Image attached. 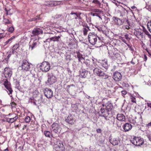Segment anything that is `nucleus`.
Here are the masks:
<instances>
[{"label": "nucleus", "mask_w": 151, "mask_h": 151, "mask_svg": "<svg viewBox=\"0 0 151 151\" xmlns=\"http://www.w3.org/2000/svg\"><path fill=\"white\" fill-rule=\"evenodd\" d=\"M48 79L45 84L48 85H52L57 81V78L53 73H47Z\"/></svg>", "instance_id": "1"}, {"label": "nucleus", "mask_w": 151, "mask_h": 151, "mask_svg": "<svg viewBox=\"0 0 151 151\" xmlns=\"http://www.w3.org/2000/svg\"><path fill=\"white\" fill-rule=\"evenodd\" d=\"M54 143V149L56 151H63L64 150L65 147L61 141L55 139Z\"/></svg>", "instance_id": "2"}, {"label": "nucleus", "mask_w": 151, "mask_h": 151, "mask_svg": "<svg viewBox=\"0 0 151 151\" xmlns=\"http://www.w3.org/2000/svg\"><path fill=\"white\" fill-rule=\"evenodd\" d=\"M51 127V130L53 132L57 134L60 132L61 128L58 123H53L52 124Z\"/></svg>", "instance_id": "3"}, {"label": "nucleus", "mask_w": 151, "mask_h": 151, "mask_svg": "<svg viewBox=\"0 0 151 151\" xmlns=\"http://www.w3.org/2000/svg\"><path fill=\"white\" fill-rule=\"evenodd\" d=\"M40 68L42 71L47 72L50 69V65L47 62H43L40 65Z\"/></svg>", "instance_id": "4"}, {"label": "nucleus", "mask_w": 151, "mask_h": 151, "mask_svg": "<svg viewBox=\"0 0 151 151\" xmlns=\"http://www.w3.org/2000/svg\"><path fill=\"white\" fill-rule=\"evenodd\" d=\"M88 40L89 42L93 45L96 44L97 40L96 36L91 32L88 34Z\"/></svg>", "instance_id": "5"}, {"label": "nucleus", "mask_w": 151, "mask_h": 151, "mask_svg": "<svg viewBox=\"0 0 151 151\" xmlns=\"http://www.w3.org/2000/svg\"><path fill=\"white\" fill-rule=\"evenodd\" d=\"M4 74L6 78L10 79L12 74V69L9 68H5L4 70Z\"/></svg>", "instance_id": "6"}, {"label": "nucleus", "mask_w": 151, "mask_h": 151, "mask_svg": "<svg viewBox=\"0 0 151 151\" xmlns=\"http://www.w3.org/2000/svg\"><path fill=\"white\" fill-rule=\"evenodd\" d=\"M110 114V112L106 110L104 108H101L99 112V114L100 116L104 117L105 119Z\"/></svg>", "instance_id": "7"}, {"label": "nucleus", "mask_w": 151, "mask_h": 151, "mask_svg": "<svg viewBox=\"0 0 151 151\" xmlns=\"http://www.w3.org/2000/svg\"><path fill=\"white\" fill-rule=\"evenodd\" d=\"M44 93L45 96L48 99L52 98L53 96V91L50 89L47 88H45Z\"/></svg>", "instance_id": "8"}, {"label": "nucleus", "mask_w": 151, "mask_h": 151, "mask_svg": "<svg viewBox=\"0 0 151 151\" xmlns=\"http://www.w3.org/2000/svg\"><path fill=\"white\" fill-rule=\"evenodd\" d=\"M22 69L25 71L29 70L30 66L29 63L26 60H23L22 65Z\"/></svg>", "instance_id": "9"}, {"label": "nucleus", "mask_w": 151, "mask_h": 151, "mask_svg": "<svg viewBox=\"0 0 151 151\" xmlns=\"http://www.w3.org/2000/svg\"><path fill=\"white\" fill-rule=\"evenodd\" d=\"M43 31L42 29L39 28H35L32 31V34L31 35V37L37 36L40 34H42Z\"/></svg>", "instance_id": "10"}, {"label": "nucleus", "mask_w": 151, "mask_h": 151, "mask_svg": "<svg viewBox=\"0 0 151 151\" xmlns=\"http://www.w3.org/2000/svg\"><path fill=\"white\" fill-rule=\"evenodd\" d=\"M102 106L104 108L110 112H111V110L113 108L112 104L109 102H108L105 104H102Z\"/></svg>", "instance_id": "11"}, {"label": "nucleus", "mask_w": 151, "mask_h": 151, "mask_svg": "<svg viewBox=\"0 0 151 151\" xmlns=\"http://www.w3.org/2000/svg\"><path fill=\"white\" fill-rule=\"evenodd\" d=\"M113 78L115 81H119L122 79V76L120 73L116 71L114 73Z\"/></svg>", "instance_id": "12"}, {"label": "nucleus", "mask_w": 151, "mask_h": 151, "mask_svg": "<svg viewBox=\"0 0 151 151\" xmlns=\"http://www.w3.org/2000/svg\"><path fill=\"white\" fill-rule=\"evenodd\" d=\"M74 117L73 115L70 114L65 119L66 122L70 124H73L75 122Z\"/></svg>", "instance_id": "13"}, {"label": "nucleus", "mask_w": 151, "mask_h": 151, "mask_svg": "<svg viewBox=\"0 0 151 151\" xmlns=\"http://www.w3.org/2000/svg\"><path fill=\"white\" fill-rule=\"evenodd\" d=\"M134 34L138 39L140 38V37H142L143 32H142L141 29H134Z\"/></svg>", "instance_id": "14"}, {"label": "nucleus", "mask_w": 151, "mask_h": 151, "mask_svg": "<svg viewBox=\"0 0 151 151\" xmlns=\"http://www.w3.org/2000/svg\"><path fill=\"white\" fill-rule=\"evenodd\" d=\"M60 36H54V37H52L50 38H48L45 41H44V42H50L51 41H52L54 42L57 41V42H60Z\"/></svg>", "instance_id": "15"}, {"label": "nucleus", "mask_w": 151, "mask_h": 151, "mask_svg": "<svg viewBox=\"0 0 151 151\" xmlns=\"http://www.w3.org/2000/svg\"><path fill=\"white\" fill-rule=\"evenodd\" d=\"M113 124L115 127L118 129L121 127L122 123L121 121H119L114 118H113Z\"/></svg>", "instance_id": "16"}, {"label": "nucleus", "mask_w": 151, "mask_h": 151, "mask_svg": "<svg viewBox=\"0 0 151 151\" xmlns=\"http://www.w3.org/2000/svg\"><path fill=\"white\" fill-rule=\"evenodd\" d=\"M91 61L88 59H86L84 62V63L86 65V68L87 69L92 70L93 67L92 66V64H91Z\"/></svg>", "instance_id": "17"}, {"label": "nucleus", "mask_w": 151, "mask_h": 151, "mask_svg": "<svg viewBox=\"0 0 151 151\" xmlns=\"http://www.w3.org/2000/svg\"><path fill=\"white\" fill-rule=\"evenodd\" d=\"M123 128L125 132L128 131L132 129V125L130 124L127 123L123 126Z\"/></svg>", "instance_id": "18"}, {"label": "nucleus", "mask_w": 151, "mask_h": 151, "mask_svg": "<svg viewBox=\"0 0 151 151\" xmlns=\"http://www.w3.org/2000/svg\"><path fill=\"white\" fill-rule=\"evenodd\" d=\"M38 45L39 42L38 40H34L32 45H29V49L32 50L36 48Z\"/></svg>", "instance_id": "19"}, {"label": "nucleus", "mask_w": 151, "mask_h": 151, "mask_svg": "<svg viewBox=\"0 0 151 151\" xmlns=\"http://www.w3.org/2000/svg\"><path fill=\"white\" fill-rule=\"evenodd\" d=\"M125 25L123 26L124 28L126 29H129L132 27L131 23L128 19H126L124 22Z\"/></svg>", "instance_id": "20"}, {"label": "nucleus", "mask_w": 151, "mask_h": 151, "mask_svg": "<svg viewBox=\"0 0 151 151\" xmlns=\"http://www.w3.org/2000/svg\"><path fill=\"white\" fill-rule=\"evenodd\" d=\"M117 120L121 121V122L124 121L125 119V117L124 115L122 114H118L117 115Z\"/></svg>", "instance_id": "21"}, {"label": "nucleus", "mask_w": 151, "mask_h": 151, "mask_svg": "<svg viewBox=\"0 0 151 151\" xmlns=\"http://www.w3.org/2000/svg\"><path fill=\"white\" fill-rule=\"evenodd\" d=\"M120 140L116 138H114L112 140L109 138V141L113 145H118L120 142Z\"/></svg>", "instance_id": "22"}, {"label": "nucleus", "mask_w": 151, "mask_h": 151, "mask_svg": "<svg viewBox=\"0 0 151 151\" xmlns=\"http://www.w3.org/2000/svg\"><path fill=\"white\" fill-rule=\"evenodd\" d=\"M88 74V72L85 69L82 70V71H80V75L83 78L87 77Z\"/></svg>", "instance_id": "23"}, {"label": "nucleus", "mask_w": 151, "mask_h": 151, "mask_svg": "<svg viewBox=\"0 0 151 151\" xmlns=\"http://www.w3.org/2000/svg\"><path fill=\"white\" fill-rule=\"evenodd\" d=\"M144 143V141L142 139L137 137V143H136V146H140L142 145Z\"/></svg>", "instance_id": "24"}, {"label": "nucleus", "mask_w": 151, "mask_h": 151, "mask_svg": "<svg viewBox=\"0 0 151 151\" xmlns=\"http://www.w3.org/2000/svg\"><path fill=\"white\" fill-rule=\"evenodd\" d=\"M18 118L17 116H16L15 117L11 118H6V122L9 123H12L16 121Z\"/></svg>", "instance_id": "25"}, {"label": "nucleus", "mask_w": 151, "mask_h": 151, "mask_svg": "<svg viewBox=\"0 0 151 151\" xmlns=\"http://www.w3.org/2000/svg\"><path fill=\"white\" fill-rule=\"evenodd\" d=\"M98 76L101 77L103 79L107 78L109 77L108 75L104 73L102 71H101Z\"/></svg>", "instance_id": "26"}, {"label": "nucleus", "mask_w": 151, "mask_h": 151, "mask_svg": "<svg viewBox=\"0 0 151 151\" xmlns=\"http://www.w3.org/2000/svg\"><path fill=\"white\" fill-rule=\"evenodd\" d=\"M113 19L118 24H122V20L118 18L114 17Z\"/></svg>", "instance_id": "27"}, {"label": "nucleus", "mask_w": 151, "mask_h": 151, "mask_svg": "<svg viewBox=\"0 0 151 151\" xmlns=\"http://www.w3.org/2000/svg\"><path fill=\"white\" fill-rule=\"evenodd\" d=\"M7 89V92L8 93V94L11 97L12 96V95H10V94L12 95L13 91L12 88L10 86H8L5 87Z\"/></svg>", "instance_id": "28"}, {"label": "nucleus", "mask_w": 151, "mask_h": 151, "mask_svg": "<svg viewBox=\"0 0 151 151\" xmlns=\"http://www.w3.org/2000/svg\"><path fill=\"white\" fill-rule=\"evenodd\" d=\"M77 57L78 58L79 62H81V60H85V58L83 57V55L81 54L79 52H77Z\"/></svg>", "instance_id": "29"}, {"label": "nucleus", "mask_w": 151, "mask_h": 151, "mask_svg": "<svg viewBox=\"0 0 151 151\" xmlns=\"http://www.w3.org/2000/svg\"><path fill=\"white\" fill-rule=\"evenodd\" d=\"M102 66L104 67L105 69L107 70L108 68V65L107 64V60H104L102 61L101 63Z\"/></svg>", "instance_id": "30"}, {"label": "nucleus", "mask_w": 151, "mask_h": 151, "mask_svg": "<svg viewBox=\"0 0 151 151\" xmlns=\"http://www.w3.org/2000/svg\"><path fill=\"white\" fill-rule=\"evenodd\" d=\"M127 46L129 48V50H130L132 52V53L134 55H135V53L136 52L134 50V48L135 47H133L132 45H130L127 44Z\"/></svg>", "instance_id": "31"}, {"label": "nucleus", "mask_w": 151, "mask_h": 151, "mask_svg": "<svg viewBox=\"0 0 151 151\" xmlns=\"http://www.w3.org/2000/svg\"><path fill=\"white\" fill-rule=\"evenodd\" d=\"M44 134L45 136L49 138H51L52 136V134L48 131H45L44 132Z\"/></svg>", "instance_id": "32"}, {"label": "nucleus", "mask_w": 151, "mask_h": 151, "mask_svg": "<svg viewBox=\"0 0 151 151\" xmlns=\"http://www.w3.org/2000/svg\"><path fill=\"white\" fill-rule=\"evenodd\" d=\"M101 70L98 68H95L93 70V71L94 74H96L98 76H99L101 71Z\"/></svg>", "instance_id": "33"}, {"label": "nucleus", "mask_w": 151, "mask_h": 151, "mask_svg": "<svg viewBox=\"0 0 151 151\" xmlns=\"http://www.w3.org/2000/svg\"><path fill=\"white\" fill-rule=\"evenodd\" d=\"M14 81L16 85V88L19 89L20 88L19 81L17 79H15Z\"/></svg>", "instance_id": "34"}, {"label": "nucleus", "mask_w": 151, "mask_h": 151, "mask_svg": "<svg viewBox=\"0 0 151 151\" xmlns=\"http://www.w3.org/2000/svg\"><path fill=\"white\" fill-rule=\"evenodd\" d=\"M8 79L6 78V79H4L3 80L4 84L5 87L10 85V83L8 81Z\"/></svg>", "instance_id": "35"}, {"label": "nucleus", "mask_w": 151, "mask_h": 151, "mask_svg": "<svg viewBox=\"0 0 151 151\" xmlns=\"http://www.w3.org/2000/svg\"><path fill=\"white\" fill-rule=\"evenodd\" d=\"M92 3L96 4L98 7H101V3L98 0H93L92 2Z\"/></svg>", "instance_id": "36"}, {"label": "nucleus", "mask_w": 151, "mask_h": 151, "mask_svg": "<svg viewBox=\"0 0 151 151\" xmlns=\"http://www.w3.org/2000/svg\"><path fill=\"white\" fill-rule=\"evenodd\" d=\"M70 14L71 15H75V16H76V17H75V19H76L77 18H78L79 19H81V17L80 16L81 14H77L76 13L74 12H72Z\"/></svg>", "instance_id": "37"}, {"label": "nucleus", "mask_w": 151, "mask_h": 151, "mask_svg": "<svg viewBox=\"0 0 151 151\" xmlns=\"http://www.w3.org/2000/svg\"><path fill=\"white\" fill-rule=\"evenodd\" d=\"M91 12L96 13H101L102 12V11L100 9H91Z\"/></svg>", "instance_id": "38"}, {"label": "nucleus", "mask_w": 151, "mask_h": 151, "mask_svg": "<svg viewBox=\"0 0 151 151\" xmlns=\"http://www.w3.org/2000/svg\"><path fill=\"white\" fill-rule=\"evenodd\" d=\"M5 15L4 14L3 16V22H4L5 24H10L11 23L9 21V19H8L5 18Z\"/></svg>", "instance_id": "39"}, {"label": "nucleus", "mask_w": 151, "mask_h": 151, "mask_svg": "<svg viewBox=\"0 0 151 151\" xmlns=\"http://www.w3.org/2000/svg\"><path fill=\"white\" fill-rule=\"evenodd\" d=\"M143 32L145 33L147 35L148 37L151 39V35L149 33V32L146 30V29L144 27H143Z\"/></svg>", "instance_id": "40"}, {"label": "nucleus", "mask_w": 151, "mask_h": 151, "mask_svg": "<svg viewBox=\"0 0 151 151\" xmlns=\"http://www.w3.org/2000/svg\"><path fill=\"white\" fill-rule=\"evenodd\" d=\"M100 13H93V12H91V14L93 16H96L98 17L101 19H102L101 16L99 14Z\"/></svg>", "instance_id": "41"}, {"label": "nucleus", "mask_w": 151, "mask_h": 151, "mask_svg": "<svg viewBox=\"0 0 151 151\" xmlns=\"http://www.w3.org/2000/svg\"><path fill=\"white\" fill-rule=\"evenodd\" d=\"M88 30H90L89 28V29H88L87 28H86V27L83 28V31L84 35H87V32H88Z\"/></svg>", "instance_id": "42"}, {"label": "nucleus", "mask_w": 151, "mask_h": 151, "mask_svg": "<svg viewBox=\"0 0 151 151\" xmlns=\"http://www.w3.org/2000/svg\"><path fill=\"white\" fill-rule=\"evenodd\" d=\"M147 27L149 31L151 33V20L149 21L147 24Z\"/></svg>", "instance_id": "43"}, {"label": "nucleus", "mask_w": 151, "mask_h": 151, "mask_svg": "<svg viewBox=\"0 0 151 151\" xmlns=\"http://www.w3.org/2000/svg\"><path fill=\"white\" fill-rule=\"evenodd\" d=\"M14 37H15L13 36L11 38L9 39L8 40L4 42V45H6L7 44L9 43H11L12 42V40H13V39H14Z\"/></svg>", "instance_id": "44"}, {"label": "nucleus", "mask_w": 151, "mask_h": 151, "mask_svg": "<svg viewBox=\"0 0 151 151\" xmlns=\"http://www.w3.org/2000/svg\"><path fill=\"white\" fill-rule=\"evenodd\" d=\"M33 98H31L29 100V102L31 103V104L34 105H37L35 101L33 100Z\"/></svg>", "instance_id": "45"}, {"label": "nucleus", "mask_w": 151, "mask_h": 151, "mask_svg": "<svg viewBox=\"0 0 151 151\" xmlns=\"http://www.w3.org/2000/svg\"><path fill=\"white\" fill-rule=\"evenodd\" d=\"M79 24H80V25H82L83 27H86V28H87L88 29H89V27L88 26V24L86 23H83L81 21V22L79 23Z\"/></svg>", "instance_id": "46"}, {"label": "nucleus", "mask_w": 151, "mask_h": 151, "mask_svg": "<svg viewBox=\"0 0 151 151\" xmlns=\"http://www.w3.org/2000/svg\"><path fill=\"white\" fill-rule=\"evenodd\" d=\"M137 137H134L131 140L132 143L133 145L136 146V143H137Z\"/></svg>", "instance_id": "47"}, {"label": "nucleus", "mask_w": 151, "mask_h": 151, "mask_svg": "<svg viewBox=\"0 0 151 151\" xmlns=\"http://www.w3.org/2000/svg\"><path fill=\"white\" fill-rule=\"evenodd\" d=\"M130 99L131 101L133 103H136V100L135 97H133L132 96H130Z\"/></svg>", "instance_id": "48"}, {"label": "nucleus", "mask_w": 151, "mask_h": 151, "mask_svg": "<svg viewBox=\"0 0 151 151\" xmlns=\"http://www.w3.org/2000/svg\"><path fill=\"white\" fill-rule=\"evenodd\" d=\"M24 121L26 123H28L30 121L31 118L29 116H27L25 118Z\"/></svg>", "instance_id": "49"}, {"label": "nucleus", "mask_w": 151, "mask_h": 151, "mask_svg": "<svg viewBox=\"0 0 151 151\" xmlns=\"http://www.w3.org/2000/svg\"><path fill=\"white\" fill-rule=\"evenodd\" d=\"M113 57L114 59H116L120 57V55L118 53H114Z\"/></svg>", "instance_id": "50"}, {"label": "nucleus", "mask_w": 151, "mask_h": 151, "mask_svg": "<svg viewBox=\"0 0 151 151\" xmlns=\"http://www.w3.org/2000/svg\"><path fill=\"white\" fill-rule=\"evenodd\" d=\"M124 37H122L121 36H119V39L122 40V41L124 43H126L127 45V43L126 41L124 39Z\"/></svg>", "instance_id": "51"}, {"label": "nucleus", "mask_w": 151, "mask_h": 151, "mask_svg": "<svg viewBox=\"0 0 151 151\" xmlns=\"http://www.w3.org/2000/svg\"><path fill=\"white\" fill-rule=\"evenodd\" d=\"M19 47V44H16L14 45L12 47V49H14L15 50H17Z\"/></svg>", "instance_id": "52"}, {"label": "nucleus", "mask_w": 151, "mask_h": 151, "mask_svg": "<svg viewBox=\"0 0 151 151\" xmlns=\"http://www.w3.org/2000/svg\"><path fill=\"white\" fill-rule=\"evenodd\" d=\"M71 86H73V87H75V85H74L73 84H70V85H68L67 86V91L68 92V91L70 90V88Z\"/></svg>", "instance_id": "53"}, {"label": "nucleus", "mask_w": 151, "mask_h": 151, "mask_svg": "<svg viewBox=\"0 0 151 151\" xmlns=\"http://www.w3.org/2000/svg\"><path fill=\"white\" fill-rule=\"evenodd\" d=\"M7 31L12 33L13 32L14 30V28L13 27H10L9 28L7 29Z\"/></svg>", "instance_id": "54"}, {"label": "nucleus", "mask_w": 151, "mask_h": 151, "mask_svg": "<svg viewBox=\"0 0 151 151\" xmlns=\"http://www.w3.org/2000/svg\"><path fill=\"white\" fill-rule=\"evenodd\" d=\"M124 38L127 41H129L131 38L129 37V35L128 34H126L124 35Z\"/></svg>", "instance_id": "55"}, {"label": "nucleus", "mask_w": 151, "mask_h": 151, "mask_svg": "<svg viewBox=\"0 0 151 151\" xmlns=\"http://www.w3.org/2000/svg\"><path fill=\"white\" fill-rule=\"evenodd\" d=\"M12 55V53H11V52H10V53L7 56V58L4 59V60H6V61H8V59L11 57Z\"/></svg>", "instance_id": "56"}, {"label": "nucleus", "mask_w": 151, "mask_h": 151, "mask_svg": "<svg viewBox=\"0 0 151 151\" xmlns=\"http://www.w3.org/2000/svg\"><path fill=\"white\" fill-rule=\"evenodd\" d=\"M92 66L93 67V68H97L98 66V65L96 64V63L94 62H93V63L92 64Z\"/></svg>", "instance_id": "57"}, {"label": "nucleus", "mask_w": 151, "mask_h": 151, "mask_svg": "<svg viewBox=\"0 0 151 151\" xmlns=\"http://www.w3.org/2000/svg\"><path fill=\"white\" fill-rule=\"evenodd\" d=\"M62 16V15L61 14L56 15L55 16L54 18L55 19H59L60 17H61Z\"/></svg>", "instance_id": "58"}, {"label": "nucleus", "mask_w": 151, "mask_h": 151, "mask_svg": "<svg viewBox=\"0 0 151 151\" xmlns=\"http://www.w3.org/2000/svg\"><path fill=\"white\" fill-rule=\"evenodd\" d=\"M121 92H122V96H124L127 93V92L125 90L122 91Z\"/></svg>", "instance_id": "59"}, {"label": "nucleus", "mask_w": 151, "mask_h": 151, "mask_svg": "<svg viewBox=\"0 0 151 151\" xmlns=\"http://www.w3.org/2000/svg\"><path fill=\"white\" fill-rule=\"evenodd\" d=\"M146 8L149 11L151 12V6L149 5H147L146 6Z\"/></svg>", "instance_id": "60"}, {"label": "nucleus", "mask_w": 151, "mask_h": 151, "mask_svg": "<svg viewBox=\"0 0 151 151\" xmlns=\"http://www.w3.org/2000/svg\"><path fill=\"white\" fill-rule=\"evenodd\" d=\"M5 36V34L4 33H0V39L4 38Z\"/></svg>", "instance_id": "61"}, {"label": "nucleus", "mask_w": 151, "mask_h": 151, "mask_svg": "<svg viewBox=\"0 0 151 151\" xmlns=\"http://www.w3.org/2000/svg\"><path fill=\"white\" fill-rule=\"evenodd\" d=\"M39 16H37L36 17L33 18L32 19V21H35L37 19H39Z\"/></svg>", "instance_id": "62"}, {"label": "nucleus", "mask_w": 151, "mask_h": 151, "mask_svg": "<svg viewBox=\"0 0 151 151\" xmlns=\"http://www.w3.org/2000/svg\"><path fill=\"white\" fill-rule=\"evenodd\" d=\"M146 126L148 127V128L151 127V121L148 124H146Z\"/></svg>", "instance_id": "63"}, {"label": "nucleus", "mask_w": 151, "mask_h": 151, "mask_svg": "<svg viewBox=\"0 0 151 151\" xmlns=\"http://www.w3.org/2000/svg\"><path fill=\"white\" fill-rule=\"evenodd\" d=\"M147 137L149 140L151 142V134L147 135Z\"/></svg>", "instance_id": "64"}]
</instances>
